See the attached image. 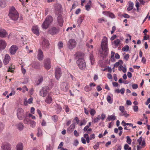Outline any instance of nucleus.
<instances>
[{
  "instance_id": "1",
  "label": "nucleus",
  "mask_w": 150,
  "mask_h": 150,
  "mask_svg": "<svg viewBox=\"0 0 150 150\" xmlns=\"http://www.w3.org/2000/svg\"><path fill=\"white\" fill-rule=\"evenodd\" d=\"M8 16L10 18L14 21H16L19 18V14L17 11L13 7L10 10Z\"/></svg>"
},
{
  "instance_id": "2",
  "label": "nucleus",
  "mask_w": 150,
  "mask_h": 150,
  "mask_svg": "<svg viewBox=\"0 0 150 150\" xmlns=\"http://www.w3.org/2000/svg\"><path fill=\"white\" fill-rule=\"evenodd\" d=\"M52 21V17L51 16H48L42 25V28L45 29H47L51 24Z\"/></svg>"
},
{
  "instance_id": "3",
  "label": "nucleus",
  "mask_w": 150,
  "mask_h": 150,
  "mask_svg": "<svg viewBox=\"0 0 150 150\" xmlns=\"http://www.w3.org/2000/svg\"><path fill=\"white\" fill-rule=\"evenodd\" d=\"M108 38L104 36L103 37L101 44V47L102 51H104L105 52V54L106 55L108 53Z\"/></svg>"
},
{
  "instance_id": "4",
  "label": "nucleus",
  "mask_w": 150,
  "mask_h": 150,
  "mask_svg": "<svg viewBox=\"0 0 150 150\" xmlns=\"http://www.w3.org/2000/svg\"><path fill=\"white\" fill-rule=\"evenodd\" d=\"M76 64L79 67L81 70L84 69L86 67V64L84 59L82 58H79L76 61Z\"/></svg>"
},
{
  "instance_id": "5",
  "label": "nucleus",
  "mask_w": 150,
  "mask_h": 150,
  "mask_svg": "<svg viewBox=\"0 0 150 150\" xmlns=\"http://www.w3.org/2000/svg\"><path fill=\"white\" fill-rule=\"evenodd\" d=\"M26 114H25L24 110L22 108H19L17 110V117L19 120H22L25 117Z\"/></svg>"
},
{
  "instance_id": "6",
  "label": "nucleus",
  "mask_w": 150,
  "mask_h": 150,
  "mask_svg": "<svg viewBox=\"0 0 150 150\" xmlns=\"http://www.w3.org/2000/svg\"><path fill=\"white\" fill-rule=\"evenodd\" d=\"M50 91L49 87L47 86L43 87L39 92L40 96L43 97H45Z\"/></svg>"
},
{
  "instance_id": "7",
  "label": "nucleus",
  "mask_w": 150,
  "mask_h": 150,
  "mask_svg": "<svg viewBox=\"0 0 150 150\" xmlns=\"http://www.w3.org/2000/svg\"><path fill=\"white\" fill-rule=\"evenodd\" d=\"M76 42L74 39H70L67 43L68 47L70 49L72 50L76 46Z\"/></svg>"
},
{
  "instance_id": "8",
  "label": "nucleus",
  "mask_w": 150,
  "mask_h": 150,
  "mask_svg": "<svg viewBox=\"0 0 150 150\" xmlns=\"http://www.w3.org/2000/svg\"><path fill=\"white\" fill-rule=\"evenodd\" d=\"M41 45L43 49L45 50L47 49L49 47V43L48 40L45 38H43Z\"/></svg>"
},
{
  "instance_id": "9",
  "label": "nucleus",
  "mask_w": 150,
  "mask_h": 150,
  "mask_svg": "<svg viewBox=\"0 0 150 150\" xmlns=\"http://www.w3.org/2000/svg\"><path fill=\"white\" fill-rule=\"evenodd\" d=\"M61 70L60 68L57 67L56 68L55 72V76L56 79L58 80L62 75Z\"/></svg>"
},
{
  "instance_id": "10",
  "label": "nucleus",
  "mask_w": 150,
  "mask_h": 150,
  "mask_svg": "<svg viewBox=\"0 0 150 150\" xmlns=\"http://www.w3.org/2000/svg\"><path fill=\"white\" fill-rule=\"evenodd\" d=\"M60 87L63 91H67L69 89V84L67 82H62L61 84Z\"/></svg>"
},
{
  "instance_id": "11",
  "label": "nucleus",
  "mask_w": 150,
  "mask_h": 150,
  "mask_svg": "<svg viewBox=\"0 0 150 150\" xmlns=\"http://www.w3.org/2000/svg\"><path fill=\"white\" fill-rule=\"evenodd\" d=\"M11 57L8 54L5 55L3 62L4 65H6L8 64L11 60Z\"/></svg>"
},
{
  "instance_id": "12",
  "label": "nucleus",
  "mask_w": 150,
  "mask_h": 150,
  "mask_svg": "<svg viewBox=\"0 0 150 150\" xmlns=\"http://www.w3.org/2000/svg\"><path fill=\"white\" fill-rule=\"evenodd\" d=\"M8 35L6 31L4 29L0 28V37L2 38L6 37Z\"/></svg>"
},
{
  "instance_id": "13",
  "label": "nucleus",
  "mask_w": 150,
  "mask_h": 150,
  "mask_svg": "<svg viewBox=\"0 0 150 150\" xmlns=\"http://www.w3.org/2000/svg\"><path fill=\"white\" fill-rule=\"evenodd\" d=\"M59 32V29L55 27H53L49 30V32L52 35H54Z\"/></svg>"
},
{
  "instance_id": "14",
  "label": "nucleus",
  "mask_w": 150,
  "mask_h": 150,
  "mask_svg": "<svg viewBox=\"0 0 150 150\" xmlns=\"http://www.w3.org/2000/svg\"><path fill=\"white\" fill-rule=\"evenodd\" d=\"M2 150H11V145L8 143L3 144L1 146Z\"/></svg>"
},
{
  "instance_id": "15",
  "label": "nucleus",
  "mask_w": 150,
  "mask_h": 150,
  "mask_svg": "<svg viewBox=\"0 0 150 150\" xmlns=\"http://www.w3.org/2000/svg\"><path fill=\"white\" fill-rule=\"evenodd\" d=\"M18 48L16 45H12L10 48V52L11 54H14L16 52Z\"/></svg>"
},
{
  "instance_id": "16",
  "label": "nucleus",
  "mask_w": 150,
  "mask_h": 150,
  "mask_svg": "<svg viewBox=\"0 0 150 150\" xmlns=\"http://www.w3.org/2000/svg\"><path fill=\"white\" fill-rule=\"evenodd\" d=\"M37 58L39 60H42L43 59V52L40 49L38 50Z\"/></svg>"
},
{
  "instance_id": "17",
  "label": "nucleus",
  "mask_w": 150,
  "mask_h": 150,
  "mask_svg": "<svg viewBox=\"0 0 150 150\" xmlns=\"http://www.w3.org/2000/svg\"><path fill=\"white\" fill-rule=\"evenodd\" d=\"M44 66L47 69H49L50 68L51 65L50 59L49 58L47 59L44 63Z\"/></svg>"
},
{
  "instance_id": "18",
  "label": "nucleus",
  "mask_w": 150,
  "mask_h": 150,
  "mask_svg": "<svg viewBox=\"0 0 150 150\" xmlns=\"http://www.w3.org/2000/svg\"><path fill=\"white\" fill-rule=\"evenodd\" d=\"M32 32L38 36L39 35L38 28L37 25L34 26L32 29Z\"/></svg>"
},
{
  "instance_id": "19",
  "label": "nucleus",
  "mask_w": 150,
  "mask_h": 150,
  "mask_svg": "<svg viewBox=\"0 0 150 150\" xmlns=\"http://www.w3.org/2000/svg\"><path fill=\"white\" fill-rule=\"evenodd\" d=\"M57 21L58 24L60 26L63 25V20L61 15H59L57 18Z\"/></svg>"
},
{
  "instance_id": "20",
  "label": "nucleus",
  "mask_w": 150,
  "mask_h": 150,
  "mask_svg": "<svg viewBox=\"0 0 150 150\" xmlns=\"http://www.w3.org/2000/svg\"><path fill=\"white\" fill-rule=\"evenodd\" d=\"M75 123L71 124L67 129V132L69 133H71L74 130L75 128Z\"/></svg>"
},
{
  "instance_id": "21",
  "label": "nucleus",
  "mask_w": 150,
  "mask_h": 150,
  "mask_svg": "<svg viewBox=\"0 0 150 150\" xmlns=\"http://www.w3.org/2000/svg\"><path fill=\"white\" fill-rule=\"evenodd\" d=\"M137 141L138 142L139 145L141 144L142 146H145V140L144 139L143 140V138L142 137H140L139 138L137 139Z\"/></svg>"
},
{
  "instance_id": "22",
  "label": "nucleus",
  "mask_w": 150,
  "mask_h": 150,
  "mask_svg": "<svg viewBox=\"0 0 150 150\" xmlns=\"http://www.w3.org/2000/svg\"><path fill=\"white\" fill-rule=\"evenodd\" d=\"M52 101V96L50 95H48L46 97L45 100V102L48 104H50Z\"/></svg>"
},
{
  "instance_id": "23",
  "label": "nucleus",
  "mask_w": 150,
  "mask_h": 150,
  "mask_svg": "<svg viewBox=\"0 0 150 150\" xmlns=\"http://www.w3.org/2000/svg\"><path fill=\"white\" fill-rule=\"evenodd\" d=\"M54 108L57 114L59 113L62 110V108L60 105L57 104L54 105Z\"/></svg>"
},
{
  "instance_id": "24",
  "label": "nucleus",
  "mask_w": 150,
  "mask_h": 150,
  "mask_svg": "<svg viewBox=\"0 0 150 150\" xmlns=\"http://www.w3.org/2000/svg\"><path fill=\"white\" fill-rule=\"evenodd\" d=\"M18 129L20 131H22L24 128V125L22 122H19L16 125Z\"/></svg>"
},
{
  "instance_id": "25",
  "label": "nucleus",
  "mask_w": 150,
  "mask_h": 150,
  "mask_svg": "<svg viewBox=\"0 0 150 150\" xmlns=\"http://www.w3.org/2000/svg\"><path fill=\"white\" fill-rule=\"evenodd\" d=\"M6 45V43L5 40H0V47L2 48V50H4L5 48Z\"/></svg>"
},
{
  "instance_id": "26",
  "label": "nucleus",
  "mask_w": 150,
  "mask_h": 150,
  "mask_svg": "<svg viewBox=\"0 0 150 150\" xmlns=\"http://www.w3.org/2000/svg\"><path fill=\"white\" fill-rule=\"evenodd\" d=\"M23 144L22 143H18L16 146V150H23Z\"/></svg>"
},
{
  "instance_id": "27",
  "label": "nucleus",
  "mask_w": 150,
  "mask_h": 150,
  "mask_svg": "<svg viewBox=\"0 0 150 150\" xmlns=\"http://www.w3.org/2000/svg\"><path fill=\"white\" fill-rule=\"evenodd\" d=\"M116 119V117L115 115L113 114L111 115H109L107 118V120L108 121H110L111 120L114 121Z\"/></svg>"
},
{
  "instance_id": "28",
  "label": "nucleus",
  "mask_w": 150,
  "mask_h": 150,
  "mask_svg": "<svg viewBox=\"0 0 150 150\" xmlns=\"http://www.w3.org/2000/svg\"><path fill=\"white\" fill-rule=\"evenodd\" d=\"M25 118L23 120V122L24 124L27 125H29L30 122L31 120L27 117V116L26 115L25 117Z\"/></svg>"
},
{
  "instance_id": "29",
  "label": "nucleus",
  "mask_w": 150,
  "mask_h": 150,
  "mask_svg": "<svg viewBox=\"0 0 150 150\" xmlns=\"http://www.w3.org/2000/svg\"><path fill=\"white\" fill-rule=\"evenodd\" d=\"M6 0H0V6L2 8H4L6 6Z\"/></svg>"
},
{
  "instance_id": "30",
  "label": "nucleus",
  "mask_w": 150,
  "mask_h": 150,
  "mask_svg": "<svg viewBox=\"0 0 150 150\" xmlns=\"http://www.w3.org/2000/svg\"><path fill=\"white\" fill-rule=\"evenodd\" d=\"M43 135L42 129L40 127H38V132L37 135L38 137H41Z\"/></svg>"
},
{
  "instance_id": "31",
  "label": "nucleus",
  "mask_w": 150,
  "mask_h": 150,
  "mask_svg": "<svg viewBox=\"0 0 150 150\" xmlns=\"http://www.w3.org/2000/svg\"><path fill=\"white\" fill-rule=\"evenodd\" d=\"M134 4L132 2H130L129 3V6L127 8V9L129 11L132 10L133 8Z\"/></svg>"
},
{
  "instance_id": "32",
  "label": "nucleus",
  "mask_w": 150,
  "mask_h": 150,
  "mask_svg": "<svg viewBox=\"0 0 150 150\" xmlns=\"http://www.w3.org/2000/svg\"><path fill=\"white\" fill-rule=\"evenodd\" d=\"M101 142H98L96 143L93 146V149L96 150H97L99 147L100 144L102 143Z\"/></svg>"
},
{
  "instance_id": "33",
  "label": "nucleus",
  "mask_w": 150,
  "mask_h": 150,
  "mask_svg": "<svg viewBox=\"0 0 150 150\" xmlns=\"http://www.w3.org/2000/svg\"><path fill=\"white\" fill-rule=\"evenodd\" d=\"M29 125L31 127L34 128L36 126V123L34 121L31 120L30 122Z\"/></svg>"
},
{
  "instance_id": "34",
  "label": "nucleus",
  "mask_w": 150,
  "mask_h": 150,
  "mask_svg": "<svg viewBox=\"0 0 150 150\" xmlns=\"http://www.w3.org/2000/svg\"><path fill=\"white\" fill-rule=\"evenodd\" d=\"M108 102L110 103L111 104L113 102V99H112L111 96H108L106 98Z\"/></svg>"
},
{
  "instance_id": "35",
  "label": "nucleus",
  "mask_w": 150,
  "mask_h": 150,
  "mask_svg": "<svg viewBox=\"0 0 150 150\" xmlns=\"http://www.w3.org/2000/svg\"><path fill=\"white\" fill-rule=\"evenodd\" d=\"M90 60L91 64L93 65L94 62V59L93 54H90Z\"/></svg>"
},
{
  "instance_id": "36",
  "label": "nucleus",
  "mask_w": 150,
  "mask_h": 150,
  "mask_svg": "<svg viewBox=\"0 0 150 150\" xmlns=\"http://www.w3.org/2000/svg\"><path fill=\"white\" fill-rule=\"evenodd\" d=\"M83 19L81 17H79L77 20V23L78 24V25L79 27L80 25L82 23L83 21Z\"/></svg>"
},
{
  "instance_id": "37",
  "label": "nucleus",
  "mask_w": 150,
  "mask_h": 150,
  "mask_svg": "<svg viewBox=\"0 0 150 150\" xmlns=\"http://www.w3.org/2000/svg\"><path fill=\"white\" fill-rule=\"evenodd\" d=\"M100 115H98L97 117L93 119V122H94V123L98 122L100 120Z\"/></svg>"
},
{
  "instance_id": "38",
  "label": "nucleus",
  "mask_w": 150,
  "mask_h": 150,
  "mask_svg": "<svg viewBox=\"0 0 150 150\" xmlns=\"http://www.w3.org/2000/svg\"><path fill=\"white\" fill-rule=\"evenodd\" d=\"M57 8H55L56 11H58L57 13L60 12L62 8L61 5L60 4H58L57 6ZM56 13H57V12Z\"/></svg>"
},
{
  "instance_id": "39",
  "label": "nucleus",
  "mask_w": 150,
  "mask_h": 150,
  "mask_svg": "<svg viewBox=\"0 0 150 150\" xmlns=\"http://www.w3.org/2000/svg\"><path fill=\"white\" fill-rule=\"evenodd\" d=\"M91 89L92 88L88 85L85 86L84 88V90L87 92H88L90 91H91Z\"/></svg>"
},
{
  "instance_id": "40",
  "label": "nucleus",
  "mask_w": 150,
  "mask_h": 150,
  "mask_svg": "<svg viewBox=\"0 0 150 150\" xmlns=\"http://www.w3.org/2000/svg\"><path fill=\"white\" fill-rule=\"evenodd\" d=\"M122 114H120V116H124L125 117H127L129 116V115L127 114V111H124L123 112H122Z\"/></svg>"
},
{
  "instance_id": "41",
  "label": "nucleus",
  "mask_w": 150,
  "mask_h": 150,
  "mask_svg": "<svg viewBox=\"0 0 150 150\" xmlns=\"http://www.w3.org/2000/svg\"><path fill=\"white\" fill-rule=\"evenodd\" d=\"M122 125L126 127V125H129L132 126L133 125L132 123H126L124 121H122Z\"/></svg>"
},
{
  "instance_id": "42",
  "label": "nucleus",
  "mask_w": 150,
  "mask_h": 150,
  "mask_svg": "<svg viewBox=\"0 0 150 150\" xmlns=\"http://www.w3.org/2000/svg\"><path fill=\"white\" fill-rule=\"evenodd\" d=\"M127 138V141L126 142L127 143H128L129 144H130L132 142V140L130 138V137L129 136H127L126 137Z\"/></svg>"
},
{
  "instance_id": "43",
  "label": "nucleus",
  "mask_w": 150,
  "mask_h": 150,
  "mask_svg": "<svg viewBox=\"0 0 150 150\" xmlns=\"http://www.w3.org/2000/svg\"><path fill=\"white\" fill-rule=\"evenodd\" d=\"M129 46L128 45H126L122 49V50L124 52H127L129 50Z\"/></svg>"
},
{
  "instance_id": "44",
  "label": "nucleus",
  "mask_w": 150,
  "mask_h": 150,
  "mask_svg": "<svg viewBox=\"0 0 150 150\" xmlns=\"http://www.w3.org/2000/svg\"><path fill=\"white\" fill-rule=\"evenodd\" d=\"M114 42L115 45L117 46H118L119 45L120 41L119 39H117L115 40L114 41Z\"/></svg>"
},
{
  "instance_id": "45",
  "label": "nucleus",
  "mask_w": 150,
  "mask_h": 150,
  "mask_svg": "<svg viewBox=\"0 0 150 150\" xmlns=\"http://www.w3.org/2000/svg\"><path fill=\"white\" fill-rule=\"evenodd\" d=\"M86 121L85 119H83L81 121V122L79 124V125L80 126L85 125L86 124Z\"/></svg>"
},
{
  "instance_id": "46",
  "label": "nucleus",
  "mask_w": 150,
  "mask_h": 150,
  "mask_svg": "<svg viewBox=\"0 0 150 150\" xmlns=\"http://www.w3.org/2000/svg\"><path fill=\"white\" fill-rule=\"evenodd\" d=\"M39 63H35V64H32V66L35 69H38L39 68Z\"/></svg>"
},
{
  "instance_id": "47",
  "label": "nucleus",
  "mask_w": 150,
  "mask_h": 150,
  "mask_svg": "<svg viewBox=\"0 0 150 150\" xmlns=\"http://www.w3.org/2000/svg\"><path fill=\"white\" fill-rule=\"evenodd\" d=\"M119 109L121 112H123L125 111V107L123 106H120L119 107Z\"/></svg>"
},
{
  "instance_id": "48",
  "label": "nucleus",
  "mask_w": 150,
  "mask_h": 150,
  "mask_svg": "<svg viewBox=\"0 0 150 150\" xmlns=\"http://www.w3.org/2000/svg\"><path fill=\"white\" fill-rule=\"evenodd\" d=\"M52 119L54 122H57L58 119V117L57 115H54L52 117Z\"/></svg>"
},
{
  "instance_id": "49",
  "label": "nucleus",
  "mask_w": 150,
  "mask_h": 150,
  "mask_svg": "<svg viewBox=\"0 0 150 150\" xmlns=\"http://www.w3.org/2000/svg\"><path fill=\"white\" fill-rule=\"evenodd\" d=\"M43 80V77L42 76H41L40 77L39 79L38 80V82H39L38 83H37V84L38 85L39 84L41 83Z\"/></svg>"
},
{
  "instance_id": "50",
  "label": "nucleus",
  "mask_w": 150,
  "mask_h": 150,
  "mask_svg": "<svg viewBox=\"0 0 150 150\" xmlns=\"http://www.w3.org/2000/svg\"><path fill=\"white\" fill-rule=\"evenodd\" d=\"M79 141L77 139H75L74 141L73 145L74 146H76L79 144Z\"/></svg>"
},
{
  "instance_id": "51",
  "label": "nucleus",
  "mask_w": 150,
  "mask_h": 150,
  "mask_svg": "<svg viewBox=\"0 0 150 150\" xmlns=\"http://www.w3.org/2000/svg\"><path fill=\"white\" fill-rule=\"evenodd\" d=\"M4 127V125L2 122H0V133L3 130Z\"/></svg>"
},
{
  "instance_id": "52",
  "label": "nucleus",
  "mask_w": 150,
  "mask_h": 150,
  "mask_svg": "<svg viewBox=\"0 0 150 150\" xmlns=\"http://www.w3.org/2000/svg\"><path fill=\"white\" fill-rule=\"evenodd\" d=\"M58 46L59 49H60L62 48L63 47L62 42H59L58 44Z\"/></svg>"
},
{
  "instance_id": "53",
  "label": "nucleus",
  "mask_w": 150,
  "mask_h": 150,
  "mask_svg": "<svg viewBox=\"0 0 150 150\" xmlns=\"http://www.w3.org/2000/svg\"><path fill=\"white\" fill-rule=\"evenodd\" d=\"M96 113V111L94 109H91L90 113L92 115H94Z\"/></svg>"
},
{
  "instance_id": "54",
  "label": "nucleus",
  "mask_w": 150,
  "mask_h": 150,
  "mask_svg": "<svg viewBox=\"0 0 150 150\" xmlns=\"http://www.w3.org/2000/svg\"><path fill=\"white\" fill-rule=\"evenodd\" d=\"M133 109L135 112H137L138 110V107L137 105H134L133 106Z\"/></svg>"
},
{
  "instance_id": "55",
  "label": "nucleus",
  "mask_w": 150,
  "mask_h": 150,
  "mask_svg": "<svg viewBox=\"0 0 150 150\" xmlns=\"http://www.w3.org/2000/svg\"><path fill=\"white\" fill-rule=\"evenodd\" d=\"M122 16L124 18H128L130 17V16L126 13H124L122 15Z\"/></svg>"
},
{
  "instance_id": "56",
  "label": "nucleus",
  "mask_w": 150,
  "mask_h": 150,
  "mask_svg": "<svg viewBox=\"0 0 150 150\" xmlns=\"http://www.w3.org/2000/svg\"><path fill=\"white\" fill-rule=\"evenodd\" d=\"M37 112L39 115L40 118H41L42 117V114L40 110L39 109H37Z\"/></svg>"
},
{
  "instance_id": "57",
  "label": "nucleus",
  "mask_w": 150,
  "mask_h": 150,
  "mask_svg": "<svg viewBox=\"0 0 150 150\" xmlns=\"http://www.w3.org/2000/svg\"><path fill=\"white\" fill-rule=\"evenodd\" d=\"M95 136L94 134H93L90 135L89 137L90 140H91L94 139L95 138Z\"/></svg>"
},
{
  "instance_id": "58",
  "label": "nucleus",
  "mask_w": 150,
  "mask_h": 150,
  "mask_svg": "<svg viewBox=\"0 0 150 150\" xmlns=\"http://www.w3.org/2000/svg\"><path fill=\"white\" fill-rule=\"evenodd\" d=\"M64 108L65 109V112H66L67 113L69 112V108H68V106L67 105H65V107Z\"/></svg>"
},
{
  "instance_id": "59",
  "label": "nucleus",
  "mask_w": 150,
  "mask_h": 150,
  "mask_svg": "<svg viewBox=\"0 0 150 150\" xmlns=\"http://www.w3.org/2000/svg\"><path fill=\"white\" fill-rule=\"evenodd\" d=\"M90 6L89 4H87L85 6L86 9L88 11L90 10Z\"/></svg>"
},
{
  "instance_id": "60",
  "label": "nucleus",
  "mask_w": 150,
  "mask_h": 150,
  "mask_svg": "<svg viewBox=\"0 0 150 150\" xmlns=\"http://www.w3.org/2000/svg\"><path fill=\"white\" fill-rule=\"evenodd\" d=\"M109 16L112 18H114L115 17V15L112 13L109 12Z\"/></svg>"
},
{
  "instance_id": "61",
  "label": "nucleus",
  "mask_w": 150,
  "mask_h": 150,
  "mask_svg": "<svg viewBox=\"0 0 150 150\" xmlns=\"http://www.w3.org/2000/svg\"><path fill=\"white\" fill-rule=\"evenodd\" d=\"M21 70L23 74H24L26 72V70L25 69L23 68V65H21Z\"/></svg>"
},
{
  "instance_id": "62",
  "label": "nucleus",
  "mask_w": 150,
  "mask_h": 150,
  "mask_svg": "<svg viewBox=\"0 0 150 150\" xmlns=\"http://www.w3.org/2000/svg\"><path fill=\"white\" fill-rule=\"evenodd\" d=\"M100 119L103 120L105 117V114L103 113L101 114V116H100Z\"/></svg>"
},
{
  "instance_id": "63",
  "label": "nucleus",
  "mask_w": 150,
  "mask_h": 150,
  "mask_svg": "<svg viewBox=\"0 0 150 150\" xmlns=\"http://www.w3.org/2000/svg\"><path fill=\"white\" fill-rule=\"evenodd\" d=\"M132 88L133 89H136L138 87V85L137 84H134L132 85Z\"/></svg>"
},
{
  "instance_id": "64",
  "label": "nucleus",
  "mask_w": 150,
  "mask_h": 150,
  "mask_svg": "<svg viewBox=\"0 0 150 150\" xmlns=\"http://www.w3.org/2000/svg\"><path fill=\"white\" fill-rule=\"evenodd\" d=\"M74 134L75 136L77 137L79 136V134L76 130H75L74 132Z\"/></svg>"
}]
</instances>
